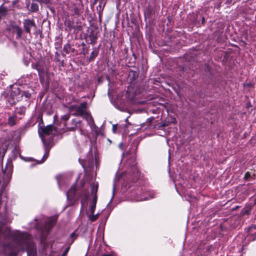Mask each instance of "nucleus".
Listing matches in <instances>:
<instances>
[{
    "label": "nucleus",
    "mask_w": 256,
    "mask_h": 256,
    "mask_svg": "<svg viewBox=\"0 0 256 256\" xmlns=\"http://www.w3.org/2000/svg\"><path fill=\"white\" fill-rule=\"evenodd\" d=\"M2 247L6 256H17L20 250H26L28 256H37L36 247L30 241L28 234L24 236V240L21 241L18 244H4Z\"/></svg>",
    "instance_id": "f257e3e1"
},
{
    "label": "nucleus",
    "mask_w": 256,
    "mask_h": 256,
    "mask_svg": "<svg viewBox=\"0 0 256 256\" xmlns=\"http://www.w3.org/2000/svg\"><path fill=\"white\" fill-rule=\"evenodd\" d=\"M1 233L4 240L12 238V242L8 244H18L21 241L24 240V236L27 234L26 232H22L18 231L12 232L8 226H6L2 229Z\"/></svg>",
    "instance_id": "f03ea898"
},
{
    "label": "nucleus",
    "mask_w": 256,
    "mask_h": 256,
    "mask_svg": "<svg viewBox=\"0 0 256 256\" xmlns=\"http://www.w3.org/2000/svg\"><path fill=\"white\" fill-rule=\"evenodd\" d=\"M76 187L73 185L66 192V198L68 201V206H72L78 203L79 198L76 196Z\"/></svg>",
    "instance_id": "7ed1b4c3"
},
{
    "label": "nucleus",
    "mask_w": 256,
    "mask_h": 256,
    "mask_svg": "<svg viewBox=\"0 0 256 256\" xmlns=\"http://www.w3.org/2000/svg\"><path fill=\"white\" fill-rule=\"evenodd\" d=\"M13 171V164L11 159L8 160L4 168H2L4 173L3 179L5 185L10 180Z\"/></svg>",
    "instance_id": "20e7f679"
},
{
    "label": "nucleus",
    "mask_w": 256,
    "mask_h": 256,
    "mask_svg": "<svg viewBox=\"0 0 256 256\" xmlns=\"http://www.w3.org/2000/svg\"><path fill=\"white\" fill-rule=\"evenodd\" d=\"M65 25L70 32L73 30V33L76 34H78L82 30V26L78 22L75 24L74 22L68 20L65 22Z\"/></svg>",
    "instance_id": "39448f33"
},
{
    "label": "nucleus",
    "mask_w": 256,
    "mask_h": 256,
    "mask_svg": "<svg viewBox=\"0 0 256 256\" xmlns=\"http://www.w3.org/2000/svg\"><path fill=\"white\" fill-rule=\"evenodd\" d=\"M21 90L18 87H12L10 92V98L12 102V104H15L16 102L21 100Z\"/></svg>",
    "instance_id": "423d86ee"
},
{
    "label": "nucleus",
    "mask_w": 256,
    "mask_h": 256,
    "mask_svg": "<svg viewBox=\"0 0 256 256\" xmlns=\"http://www.w3.org/2000/svg\"><path fill=\"white\" fill-rule=\"evenodd\" d=\"M23 26L24 32L29 34H31L30 30L34 27L35 28H36V25L33 19L26 18L24 19L23 21Z\"/></svg>",
    "instance_id": "0eeeda50"
},
{
    "label": "nucleus",
    "mask_w": 256,
    "mask_h": 256,
    "mask_svg": "<svg viewBox=\"0 0 256 256\" xmlns=\"http://www.w3.org/2000/svg\"><path fill=\"white\" fill-rule=\"evenodd\" d=\"M44 124L43 120L42 118L41 119L40 122L39 123L40 128H38V132L40 134H44L48 136L50 135L54 130V126L52 124L48 125L46 126H40V124Z\"/></svg>",
    "instance_id": "6e6552de"
},
{
    "label": "nucleus",
    "mask_w": 256,
    "mask_h": 256,
    "mask_svg": "<svg viewBox=\"0 0 256 256\" xmlns=\"http://www.w3.org/2000/svg\"><path fill=\"white\" fill-rule=\"evenodd\" d=\"M98 40V32L96 30H91L90 32H89V34H88L86 38V40L88 42L91 44H94L96 42V40Z\"/></svg>",
    "instance_id": "1a4fd4ad"
},
{
    "label": "nucleus",
    "mask_w": 256,
    "mask_h": 256,
    "mask_svg": "<svg viewBox=\"0 0 256 256\" xmlns=\"http://www.w3.org/2000/svg\"><path fill=\"white\" fill-rule=\"evenodd\" d=\"M63 50L66 54H69L70 52H72L76 55L78 54L77 50H76L74 48H72L70 44H66L64 45Z\"/></svg>",
    "instance_id": "9d476101"
},
{
    "label": "nucleus",
    "mask_w": 256,
    "mask_h": 256,
    "mask_svg": "<svg viewBox=\"0 0 256 256\" xmlns=\"http://www.w3.org/2000/svg\"><path fill=\"white\" fill-rule=\"evenodd\" d=\"M56 224V220L54 219H52L48 220L44 225V228L46 231V232L48 234L52 230L53 226Z\"/></svg>",
    "instance_id": "9b49d317"
},
{
    "label": "nucleus",
    "mask_w": 256,
    "mask_h": 256,
    "mask_svg": "<svg viewBox=\"0 0 256 256\" xmlns=\"http://www.w3.org/2000/svg\"><path fill=\"white\" fill-rule=\"evenodd\" d=\"M99 53V47L94 48L92 51L91 52L89 58H88V62H93L96 57L98 56Z\"/></svg>",
    "instance_id": "f8f14e48"
},
{
    "label": "nucleus",
    "mask_w": 256,
    "mask_h": 256,
    "mask_svg": "<svg viewBox=\"0 0 256 256\" xmlns=\"http://www.w3.org/2000/svg\"><path fill=\"white\" fill-rule=\"evenodd\" d=\"M13 32L16 34V39L19 40L22 38V28L17 25L12 26Z\"/></svg>",
    "instance_id": "ddd939ff"
},
{
    "label": "nucleus",
    "mask_w": 256,
    "mask_h": 256,
    "mask_svg": "<svg viewBox=\"0 0 256 256\" xmlns=\"http://www.w3.org/2000/svg\"><path fill=\"white\" fill-rule=\"evenodd\" d=\"M70 110H74L76 112V115L82 116L85 114V110L76 105L72 106Z\"/></svg>",
    "instance_id": "4468645a"
},
{
    "label": "nucleus",
    "mask_w": 256,
    "mask_h": 256,
    "mask_svg": "<svg viewBox=\"0 0 256 256\" xmlns=\"http://www.w3.org/2000/svg\"><path fill=\"white\" fill-rule=\"evenodd\" d=\"M80 198L81 200L80 202L82 204V208L85 202L88 200V190H86L82 192L80 194Z\"/></svg>",
    "instance_id": "2eb2a0df"
},
{
    "label": "nucleus",
    "mask_w": 256,
    "mask_h": 256,
    "mask_svg": "<svg viewBox=\"0 0 256 256\" xmlns=\"http://www.w3.org/2000/svg\"><path fill=\"white\" fill-rule=\"evenodd\" d=\"M105 80L108 82V84H110V76L107 74H102L98 78V82L99 84L102 83Z\"/></svg>",
    "instance_id": "dca6fc26"
},
{
    "label": "nucleus",
    "mask_w": 256,
    "mask_h": 256,
    "mask_svg": "<svg viewBox=\"0 0 256 256\" xmlns=\"http://www.w3.org/2000/svg\"><path fill=\"white\" fill-rule=\"evenodd\" d=\"M17 116L16 114L13 116H10L8 120V124L10 126H13L16 124Z\"/></svg>",
    "instance_id": "f3484780"
},
{
    "label": "nucleus",
    "mask_w": 256,
    "mask_h": 256,
    "mask_svg": "<svg viewBox=\"0 0 256 256\" xmlns=\"http://www.w3.org/2000/svg\"><path fill=\"white\" fill-rule=\"evenodd\" d=\"M74 14L79 16L82 12V8L80 6L74 5L72 9Z\"/></svg>",
    "instance_id": "a211bd4d"
},
{
    "label": "nucleus",
    "mask_w": 256,
    "mask_h": 256,
    "mask_svg": "<svg viewBox=\"0 0 256 256\" xmlns=\"http://www.w3.org/2000/svg\"><path fill=\"white\" fill-rule=\"evenodd\" d=\"M26 111V108L24 106L16 107L14 111V114H16H16H18L20 115H24L25 114Z\"/></svg>",
    "instance_id": "6ab92c4d"
},
{
    "label": "nucleus",
    "mask_w": 256,
    "mask_h": 256,
    "mask_svg": "<svg viewBox=\"0 0 256 256\" xmlns=\"http://www.w3.org/2000/svg\"><path fill=\"white\" fill-rule=\"evenodd\" d=\"M98 188V182H93L90 186L91 194H96Z\"/></svg>",
    "instance_id": "aec40b11"
},
{
    "label": "nucleus",
    "mask_w": 256,
    "mask_h": 256,
    "mask_svg": "<svg viewBox=\"0 0 256 256\" xmlns=\"http://www.w3.org/2000/svg\"><path fill=\"white\" fill-rule=\"evenodd\" d=\"M7 11V8L4 6L3 4L0 6V20L6 16Z\"/></svg>",
    "instance_id": "412c9836"
},
{
    "label": "nucleus",
    "mask_w": 256,
    "mask_h": 256,
    "mask_svg": "<svg viewBox=\"0 0 256 256\" xmlns=\"http://www.w3.org/2000/svg\"><path fill=\"white\" fill-rule=\"evenodd\" d=\"M34 1H36V0H32V3L31 4V6H30V11L32 12H36L38 10V5L37 4L34 2Z\"/></svg>",
    "instance_id": "4be33fe9"
},
{
    "label": "nucleus",
    "mask_w": 256,
    "mask_h": 256,
    "mask_svg": "<svg viewBox=\"0 0 256 256\" xmlns=\"http://www.w3.org/2000/svg\"><path fill=\"white\" fill-rule=\"evenodd\" d=\"M80 120H77L76 119H73L72 120V125H74V126H72V127H70V128H69L71 130H74L75 129H76V127H77L78 126V124H80Z\"/></svg>",
    "instance_id": "5701e85b"
},
{
    "label": "nucleus",
    "mask_w": 256,
    "mask_h": 256,
    "mask_svg": "<svg viewBox=\"0 0 256 256\" xmlns=\"http://www.w3.org/2000/svg\"><path fill=\"white\" fill-rule=\"evenodd\" d=\"M6 150L7 148L6 146L0 147V158L2 160L3 159Z\"/></svg>",
    "instance_id": "b1692460"
},
{
    "label": "nucleus",
    "mask_w": 256,
    "mask_h": 256,
    "mask_svg": "<svg viewBox=\"0 0 256 256\" xmlns=\"http://www.w3.org/2000/svg\"><path fill=\"white\" fill-rule=\"evenodd\" d=\"M23 96H25V98H30L31 97V94L30 92H28L21 90V94H20L21 98Z\"/></svg>",
    "instance_id": "393cba45"
},
{
    "label": "nucleus",
    "mask_w": 256,
    "mask_h": 256,
    "mask_svg": "<svg viewBox=\"0 0 256 256\" xmlns=\"http://www.w3.org/2000/svg\"><path fill=\"white\" fill-rule=\"evenodd\" d=\"M38 74V76H44V69L42 66H41L40 68L37 70Z\"/></svg>",
    "instance_id": "a878e982"
},
{
    "label": "nucleus",
    "mask_w": 256,
    "mask_h": 256,
    "mask_svg": "<svg viewBox=\"0 0 256 256\" xmlns=\"http://www.w3.org/2000/svg\"><path fill=\"white\" fill-rule=\"evenodd\" d=\"M82 50L80 54L85 56L88 53L87 52H86V44L84 42H82Z\"/></svg>",
    "instance_id": "bb28decb"
},
{
    "label": "nucleus",
    "mask_w": 256,
    "mask_h": 256,
    "mask_svg": "<svg viewBox=\"0 0 256 256\" xmlns=\"http://www.w3.org/2000/svg\"><path fill=\"white\" fill-rule=\"evenodd\" d=\"M49 82L47 80L46 82H44V83L42 84V86L44 88V90L45 91H47L49 88Z\"/></svg>",
    "instance_id": "cd10ccee"
},
{
    "label": "nucleus",
    "mask_w": 256,
    "mask_h": 256,
    "mask_svg": "<svg viewBox=\"0 0 256 256\" xmlns=\"http://www.w3.org/2000/svg\"><path fill=\"white\" fill-rule=\"evenodd\" d=\"M70 118V114H67L62 116L61 119L65 122L68 121Z\"/></svg>",
    "instance_id": "c85d7f7f"
},
{
    "label": "nucleus",
    "mask_w": 256,
    "mask_h": 256,
    "mask_svg": "<svg viewBox=\"0 0 256 256\" xmlns=\"http://www.w3.org/2000/svg\"><path fill=\"white\" fill-rule=\"evenodd\" d=\"M40 66H41V65H40V64L39 63L32 64V68L35 69L36 70H38L40 68Z\"/></svg>",
    "instance_id": "c756f323"
},
{
    "label": "nucleus",
    "mask_w": 256,
    "mask_h": 256,
    "mask_svg": "<svg viewBox=\"0 0 256 256\" xmlns=\"http://www.w3.org/2000/svg\"><path fill=\"white\" fill-rule=\"evenodd\" d=\"M98 215L94 214H92V216H90V220L92 222L96 221L98 219Z\"/></svg>",
    "instance_id": "7c9ffc66"
},
{
    "label": "nucleus",
    "mask_w": 256,
    "mask_h": 256,
    "mask_svg": "<svg viewBox=\"0 0 256 256\" xmlns=\"http://www.w3.org/2000/svg\"><path fill=\"white\" fill-rule=\"evenodd\" d=\"M39 78L41 84H44V82L47 81L45 80L44 76H39Z\"/></svg>",
    "instance_id": "2f4dec72"
},
{
    "label": "nucleus",
    "mask_w": 256,
    "mask_h": 256,
    "mask_svg": "<svg viewBox=\"0 0 256 256\" xmlns=\"http://www.w3.org/2000/svg\"><path fill=\"white\" fill-rule=\"evenodd\" d=\"M96 204H92L90 207V212L92 214H94L96 210Z\"/></svg>",
    "instance_id": "473e14b6"
},
{
    "label": "nucleus",
    "mask_w": 256,
    "mask_h": 256,
    "mask_svg": "<svg viewBox=\"0 0 256 256\" xmlns=\"http://www.w3.org/2000/svg\"><path fill=\"white\" fill-rule=\"evenodd\" d=\"M80 108H81L82 110H84L86 108V102H84L80 104V106H78Z\"/></svg>",
    "instance_id": "72a5a7b5"
},
{
    "label": "nucleus",
    "mask_w": 256,
    "mask_h": 256,
    "mask_svg": "<svg viewBox=\"0 0 256 256\" xmlns=\"http://www.w3.org/2000/svg\"><path fill=\"white\" fill-rule=\"evenodd\" d=\"M70 246L67 247L64 250L61 256H66L68 254V250H70Z\"/></svg>",
    "instance_id": "f704fd0d"
},
{
    "label": "nucleus",
    "mask_w": 256,
    "mask_h": 256,
    "mask_svg": "<svg viewBox=\"0 0 256 256\" xmlns=\"http://www.w3.org/2000/svg\"><path fill=\"white\" fill-rule=\"evenodd\" d=\"M76 236L77 235L74 232L70 234V237L72 239V242H74V240L76 238Z\"/></svg>",
    "instance_id": "c9c22d12"
},
{
    "label": "nucleus",
    "mask_w": 256,
    "mask_h": 256,
    "mask_svg": "<svg viewBox=\"0 0 256 256\" xmlns=\"http://www.w3.org/2000/svg\"><path fill=\"white\" fill-rule=\"evenodd\" d=\"M131 162H132L131 163H130V166H134L135 164H136V162H135V157L134 156H132L131 158Z\"/></svg>",
    "instance_id": "e433bc0d"
},
{
    "label": "nucleus",
    "mask_w": 256,
    "mask_h": 256,
    "mask_svg": "<svg viewBox=\"0 0 256 256\" xmlns=\"http://www.w3.org/2000/svg\"><path fill=\"white\" fill-rule=\"evenodd\" d=\"M250 178H251L250 173L248 172H246L244 176V178L246 180H248Z\"/></svg>",
    "instance_id": "4c0bfd02"
},
{
    "label": "nucleus",
    "mask_w": 256,
    "mask_h": 256,
    "mask_svg": "<svg viewBox=\"0 0 256 256\" xmlns=\"http://www.w3.org/2000/svg\"><path fill=\"white\" fill-rule=\"evenodd\" d=\"M36 2H44L46 4H48L50 2V0H35Z\"/></svg>",
    "instance_id": "58836bf2"
},
{
    "label": "nucleus",
    "mask_w": 256,
    "mask_h": 256,
    "mask_svg": "<svg viewBox=\"0 0 256 256\" xmlns=\"http://www.w3.org/2000/svg\"><path fill=\"white\" fill-rule=\"evenodd\" d=\"M48 156V152H46L44 156H43L42 159V162H44L46 160Z\"/></svg>",
    "instance_id": "ea45409f"
},
{
    "label": "nucleus",
    "mask_w": 256,
    "mask_h": 256,
    "mask_svg": "<svg viewBox=\"0 0 256 256\" xmlns=\"http://www.w3.org/2000/svg\"><path fill=\"white\" fill-rule=\"evenodd\" d=\"M94 195V198H93V203L92 204H96L97 200H98V196L96 194H93Z\"/></svg>",
    "instance_id": "a19ab883"
},
{
    "label": "nucleus",
    "mask_w": 256,
    "mask_h": 256,
    "mask_svg": "<svg viewBox=\"0 0 256 256\" xmlns=\"http://www.w3.org/2000/svg\"><path fill=\"white\" fill-rule=\"evenodd\" d=\"M108 94L109 95L110 100L111 102H112V97L110 96V90L109 89L108 91Z\"/></svg>",
    "instance_id": "79ce46f5"
},
{
    "label": "nucleus",
    "mask_w": 256,
    "mask_h": 256,
    "mask_svg": "<svg viewBox=\"0 0 256 256\" xmlns=\"http://www.w3.org/2000/svg\"><path fill=\"white\" fill-rule=\"evenodd\" d=\"M118 146L119 148L121 149V150H122L123 149V147H124V144L122 142H120L119 145H118Z\"/></svg>",
    "instance_id": "37998d69"
},
{
    "label": "nucleus",
    "mask_w": 256,
    "mask_h": 256,
    "mask_svg": "<svg viewBox=\"0 0 256 256\" xmlns=\"http://www.w3.org/2000/svg\"><path fill=\"white\" fill-rule=\"evenodd\" d=\"M116 129V124H113V132H114Z\"/></svg>",
    "instance_id": "c03bdc74"
},
{
    "label": "nucleus",
    "mask_w": 256,
    "mask_h": 256,
    "mask_svg": "<svg viewBox=\"0 0 256 256\" xmlns=\"http://www.w3.org/2000/svg\"><path fill=\"white\" fill-rule=\"evenodd\" d=\"M102 256H112V254L111 253L108 254H103Z\"/></svg>",
    "instance_id": "a18cd8bd"
},
{
    "label": "nucleus",
    "mask_w": 256,
    "mask_h": 256,
    "mask_svg": "<svg viewBox=\"0 0 256 256\" xmlns=\"http://www.w3.org/2000/svg\"><path fill=\"white\" fill-rule=\"evenodd\" d=\"M58 118V116L56 114H55L54 116V121L56 122V120Z\"/></svg>",
    "instance_id": "49530a36"
},
{
    "label": "nucleus",
    "mask_w": 256,
    "mask_h": 256,
    "mask_svg": "<svg viewBox=\"0 0 256 256\" xmlns=\"http://www.w3.org/2000/svg\"><path fill=\"white\" fill-rule=\"evenodd\" d=\"M154 120V118H150L148 119V120H149L150 122H151L152 120Z\"/></svg>",
    "instance_id": "de8ad7c7"
},
{
    "label": "nucleus",
    "mask_w": 256,
    "mask_h": 256,
    "mask_svg": "<svg viewBox=\"0 0 256 256\" xmlns=\"http://www.w3.org/2000/svg\"><path fill=\"white\" fill-rule=\"evenodd\" d=\"M2 190H0V192H2V190H4V184H2Z\"/></svg>",
    "instance_id": "09e8293b"
},
{
    "label": "nucleus",
    "mask_w": 256,
    "mask_h": 256,
    "mask_svg": "<svg viewBox=\"0 0 256 256\" xmlns=\"http://www.w3.org/2000/svg\"><path fill=\"white\" fill-rule=\"evenodd\" d=\"M167 126V124H162V126Z\"/></svg>",
    "instance_id": "8fccbe9b"
},
{
    "label": "nucleus",
    "mask_w": 256,
    "mask_h": 256,
    "mask_svg": "<svg viewBox=\"0 0 256 256\" xmlns=\"http://www.w3.org/2000/svg\"><path fill=\"white\" fill-rule=\"evenodd\" d=\"M42 140L44 144H45L46 143L45 140L44 138H42Z\"/></svg>",
    "instance_id": "3c124183"
},
{
    "label": "nucleus",
    "mask_w": 256,
    "mask_h": 256,
    "mask_svg": "<svg viewBox=\"0 0 256 256\" xmlns=\"http://www.w3.org/2000/svg\"><path fill=\"white\" fill-rule=\"evenodd\" d=\"M104 36L106 37V38H108V36H106V34H104Z\"/></svg>",
    "instance_id": "603ef678"
},
{
    "label": "nucleus",
    "mask_w": 256,
    "mask_h": 256,
    "mask_svg": "<svg viewBox=\"0 0 256 256\" xmlns=\"http://www.w3.org/2000/svg\"><path fill=\"white\" fill-rule=\"evenodd\" d=\"M110 48H112V43H110Z\"/></svg>",
    "instance_id": "864d4df0"
},
{
    "label": "nucleus",
    "mask_w": 256,
    "mask_h": 256,
    "mask_svg": "<svg viewBox=\"0 0 256 256\" xmlns=\"http://www.w3.org/2000/svg\"><path fill=\"white\" fill-rule=\"evenodd\" d=\"M204 18H202V22H204Z\"/></svg>",
    "instance_id": "5fc2aeb1"
},
{
    "label": "nucleus",
    "mask_w": 256,
    "mask_h": 256,
    "mask_svg": "<svg viewBox=\"0 0 256 256\" xmlns=\"http://www.w3.org/2000/svg\"><path fill=\"white\" fill-rule=\"evenodd\" d=\"M95 160H96V162H97V160H96V158Z\"/></svg>",
    "instance_id": "6e6d98bb"
},
{
    "label": "nucleus",
    "mask_w": 256,
    "mask_h": 256,
    "mask_svg": "<svg viewBox=\"0 0 256 256\" xmlns=\"http://www.w3.org/2000/svg\"><path fill=\"white\" fill-rule=\"evenodd\" d=\"M112 202V198H111L110 202Z\"/></svg>",
    "instance_id": "4d7b16f0"
},
{
    "label": "nucleus",
    "mask_w": 256,
    "mask_h": 256,
    "mask_svg": "<svg viewBox=\"0 0 256 256\" xmlns=\"http://www.w3.org/2000/svg\"><path fill=\"white\" fill-rule=\"evenodd\" d=\"M113 256H114L113 255Z\"/></svg>",
    "instance_id": "13d9d810"
}]
</instances>
